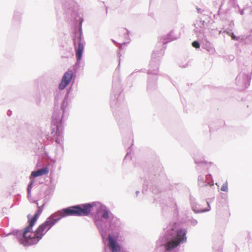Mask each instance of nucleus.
I'll return each mask as SVG.
<instances>
[{"label":"nucleus","instance_id":"obj_1","mask_svg":"<svg viewBox=\"0 0 252 252\" xmlns=\"http://www.w3.org/2000/svg\"><path fill=\"white\" fill-rule=\"evenodd\" d=\"M92 208V206L90 204L70 206L60 211L58 213L59 217L57 219L60 220L62 218L69 216H87L91 211Z\"/></svg>","mask_w":252,"mask_h":252},{"label":"nucleus","instance_id":"obj_2","mask_svg":"<svg viewBox=\"0 0 252 252\" xmlns=\"http://www.w3.org/2000/svg\"><path fill=\"white\" fill-rule=\"evenodd\" d=\"M55 216H52L47 218L45 221L41 224L35 231V236L34 241H39L46 232L59 220V219L55 218Z\"/></svg>","mask_w":252,"mask_h":252},{"label":"nucleus","instance_id":"obj_3","mask_svg":"<svg viewBox=\"0 0 252 252\" xmlns=\"http://www.w3.org/2000/svg\"><path fill=\"white\" fill-rule=\"evenodd\" d=\"M187 231L185 229L179 230L177 232V238L175 240L167 242L164 246L166 251H169L177 247L182 242L186 241Z\"/></svg>","mask_w":252,"mask_h":252},{"label":"nucleus","instance_id":"obj_4","mask_svg":"<svg viewBox=\"0 0 252 252\" xmlns=\"http://www.w3.org/2000/svg\"><path fill=\"white\" fill-rule=\"evenodd\" d=\"M34 234L35 231H32V228H25L23 233L22 238L20 240L21 244L24 246H29L37 244L39 241L34 242V239L35 237Z\"/></svg>","mask_w":252,"mask_h":252},{"label":"nucleus","instance_id":"obj_5","mask_svg":"<svg viewBox=\"0 0 252 252\" xmlns=\"http://www.w3.org/2000/svg\"><path fill=\"white\" fill-rule=\"evenodd\" d=\"M73 44L75 47L77 59L78 61H79L82 58L84 50V45L80 32H76L74 33Z\"/></svg>","mask_w":252,"mask_h":252},{"label":"nucleus","instance_id":"obj_6","mask_svg":"<svg viewBox=\"0 0 252 252\" xmlns=\"http://www.w3.org/2000/svg\"><path fill=\"white\" fill-rule=\"evenodd\" d=\"M73 77V72L71 70H68L63 75L61 82L59 84V89L63 90L70 83Z\"/></svg>","mask_w":252,"mask_h":252},{"label":"nucleus","instance_id":"obj_7","mask_svg":"<svg viewBox=\"0 0 252 252\" xmlns=\"http://www.w3.org/2000/svg\"><path fill=\"white\" fill-rule=\"evenodd\" d=\"M109 246L112 252H120L121 247L116 241L113 237L109 235L108 236Z\"/></svg>","mask_w":252,"mask_h":252},{"label":"nucleus","instance_id":"obj_8","mask_svg":"<svg viewBox=\"0 0 252 252\" xmlns=\"http://www.w3.org/2000/svg\"><path fill=\"white\" fill-rule=\"evenodd\" d=\"M48 173L49 170L48 168L45 167L35 171H32L31 173V176L37 177L43 175H47Z\"/></svg>","mask_w":252,"mask_h":252},{"label":"nucleus","instance_id":"obj_9","mask_svg":"<svg viewBox=\"0 0 252 252\" xmlns=\"http://www.w3.org/2000/svg\"><path fill=\"white\" fill-rule=\"evenodd\" d=\"M38 218V216L37 215H34V216L31 218V219H29V225L26 227L25 228L28 229H32V228L33 226L35 224V222H36L37 219Z\"/></svg>","mask_w":252,"mask_h":252},{"label":"nucleus","instance_id":"obj_10","mask_svg":"<svg viewBox=\"0 0 252 252\" xmlns=\"http://www.w3.org/2000/svg\"><path fill=\"white\" fill-rule=\"evenodd\" d=\"M109 212L107 210H104L102 215V217L104 219H107L109 218Z\"/></svg>","mask_w":252,"mask_h":252},{"label":"nucleus","instance_id":"obj_11","mask_svg":"<svg viewBox=\"0 0 252 252\" xmlns=\"http://www.w3.org/2000/svg\"><path fill=\"white\" fill-rule=\"evenodd\" d=\"M228 189L227 183H224L221 187L220 190L223 191H226Z\"/></svg>","mask_w":252,"mask_h":252},{"label":"nucleus","instance_id":"obj_12","mask_svg":"<svg viewBox=\"0 0 252 252\" xmlns=\"http://www.w3.org/2000/svg\"><path fill=\"white\" fill-rule=\"evenodd\" d=\"M226 33L229 35L230 36L233 40H238V38L234 35V33L233 32H227Z\"/></svg>","mask_w":252,"mask_h":252},{"label":"nucleus","instance_id":"obj_13","mask_svg":"<svg viewBox=\"0 0 252 252\" xmlns=\"http://www.w3.org/2000/svg\"><path fill=\"white\" fill-rule=\"evenodd\" d=\"M43 207H44V205H42L40 207H38V210L36 212V213H35V215H37V216L39 217V215H40V214L41 213L42 210H43Z\"/></svg>","mask_w":252,"mask_h":252},{"label":"nucleus","instance_id":"obj_14","mask_svg":"<svg viewBox=\"0 0 252 252\" xmlns=\"http://www.w3.org/2000/svg\"><path fill=\"white\" fill-rule=\"evenodd\" d=\"M192 46L196 48H199L200 47V44L197 41H193L192 43Z\"/></svg>","mask_w":252,"mask_h":252},{"label":"nucleus","instance_id":"obj_15","mask_svg":"<svg viewBox=\"0 0 252 252\" xmlns=\"http://www.w3.org/2000/svg\"><path fill=\"white\" fill-rule=\"evenodd\" d=\"M32 183H31L28 186V192H30V189H31V188H32Z\"/></svg>","mask_w":252,"mask_h":252}]
</instances>
